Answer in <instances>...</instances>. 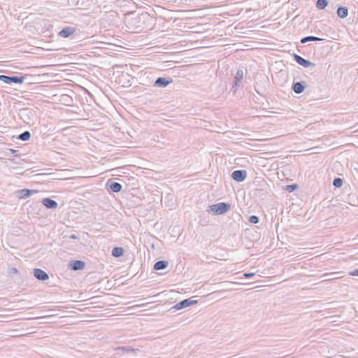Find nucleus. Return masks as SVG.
<instances>
[{
    "mask_svg": "<svg viewBox=\"0 0 358 358\" xmlns=\"http://www.w3.org/2000/svg\"><path fill=\"white\" fill-rule=\"evenodd\" d=\"M349 275L352 276H358V268L349 272Z\"/></svg>",
    "mask_w": 358,
    "mask_h": 358,
    "instance_id": "nucleus-25",
    "label": "nucleus"
},
{
    "mask_svg": "<svg viewBox=\"0 0 358 358\" xmlns=\"http://www.w3.org/2000/svg\"><path fill=\"white\" fill-rule=\"evenodd\" d=\"M172 78H165L163 77H159L155 82L154 86L157 87H166L170 83H172Z\"/></svg>",
    "mask_w": 358,
    "mask_h": 358,
    "instance_id": "nucleus-8",
    "label": "nucleus"
},
{
    "mask_svg": "<svg viewBox=\"0 0 358 358\" xmlns=\"http://www.w3.org/2000/svg\"><path fill=\"white\" fill-rule=\"evenodd\" d=\"M11 150V152L14 153L15 152H16V150Z\"/></svg>",
    "mask_w": 358,
    "mask_h": 358,
    "instance_id": "nucleus-29",
    "label": "nucleus"
},
{
    "mask_svg": "<svg viewBox=\"0 0 358 358\" xmlns=\"http://www.w3.org/2000/svg\"><path fill=\"white\" fill-rule=\"evenodd\" d=\"M85 263L81 260H73L69 262V268L73 271H80L85 268Z\"/></svg>",
    "mask_w": 358,
    "mask_h": 358,
    "instance_id": "nucleus-9",
    "label": "nucleus"
},
{
    "mask_svg": "<svg viewBox=\"0 0 358 358\" xmlns=\"http://www.w3.org/2000/svg\"><path fill=\"white\" fill-rule=\"evenodd\" d=\"M230 208L229 203L221 202L209 206L207 208V212L213 215H222L227 213Z\"/></svg>",
    "mask_w": 358,
    "mask_h": 358,
    "instance_id": "nucleus-1",
    "label": "nucleus"
},
{
    "mask_svg": "<svg viewBox=\"0 0 358 358\" xmlns=\"http://www.w3.org/2000/svg\"><path fill=\"white\" fill-rule=\"evenodd\" d=\"M248 220L252 224H257L259 222V218L257 215H251L249 217Z\"/></svg>",
    "mask_w": 358,
    "mask_h": 358,
    "instance_id": "nucleus-23",
    "label": "nucleus"
},
{
    "mask_svg": "<svg viewBox=\"0 0 358 358\" xmlns=\"http://www.w3.org/2000/svg\"><path fill=\"white\" fill-rule=\"evenodd\" d=\"M343 180L341 178H336L333 181V185L335 187H341L343 185Z\"/></svg>",
    "mask_w": 358,
    "mask_h": 358,
    "instance_id": "nucleus-22",
    "label": "nucleus"
},
{
    "mask_svg": "<svg viewBox=\"0 0 358 358\" xmlns=\"http://www.w3.org/2000/svg\"><path fill=\"white\" fill-rule=\"evenodd\" d=\"M17 269L16 268H12V273H17Z\"/></svg>",
    "mask_w": 358,
    "mask_h": 358,
    "instance_id": "nucleus-27",
    "label": "nucleus"
},
{
    "mask_svg": "<svg viewBox=\"0 0 358 358\" xmlns=\"http://www.w3.org/2000/svg\"><path fill=\"white\" fill-rule=\"evenodd\" d=\"M196 300H192L191 299H184L178 303H176L172 308L176 310H181L187 307H189L192 305L197 303Z\"/></svg>",
    "mask_w": 358,
    "mask_h": 358,
    "instance_id": "nucleus-3",
    "label": "nucleus"
},
{
    "mask_svg": "<svg viewBox=\"0 0 358 358\" xmlns=\"http://www.w3.org/2000/svg\"><path fill=\"white\" fill-rule=\"evenodd\" d=\"M255 275L254 273H244L243 276L246 278H252Z\"/></svg>",
    "mask_w": 358,
    "mask_h": 358,
    "instance_id": "nucleus-26",
    "label": "nucleus"
},
{
    "mask_svg": "<svg viewBox=\"0 0 358 358\" xmlns=\"http://www.w3.org/2000/svg\"><path fill=\"white\" fill-rule=\"evenodd\" d=\"M337 15L341 18H345L348 15V10L346 7L340 6L337 9Z\"/></svg>",
    "mask_w": 358,
    "mask_h": 358,
    "instance_id": "nucleus-17",
    "label": "nucleus"
},
{
    "mask_svg": "<svg viewBox=\"0 0 358 358\" xmlns=\"http://www.w3.org/2000/svg\"><path fill=\"white\" fill-rule=\"evenodd\" d=\"M71 238H73V239H75V238H76L77 237H76V235H74V234H73V235H71Z\"/></svg>",
    "mask_w": 358,
    "mask_h": 358,
    "instance_id": "nucleus-28",
    "label": "nucleus"
},
{
    "mask_svg": "<svg viewBox=\"0 0 358 358\" xmlns=\"http://www.w3.org/2000/svg\"><path fill=\"white\" fill-rule=\"evenodd\" d=\"M244 76V72L242 69H238L236 72V74L234 78V85L232 86L231 90L236 92L237 87H240L241 81Z\"/></svg>",
    "mask_w": 358,
    "mask_h": 358,
    "instance_id": "nucleus-4",
    "label": "nucleus"
},
{
    "mask_svg": "<svg viewBox=\"0 0 358 358\" xmlns=\"http://www.w3.org/2000/svg\"><path fill=\"white\" fill-rule=\"evenodd\" d=\"M42 203L47 208L49 209H55L58 206V203L56 201L50 199V198H45L42 200Z\"/></svg>",
    "mask_w": 358,
    "mask_h": 358,
    "instance_id": "nucleus-11",
    "label": "nucleus"
},
{
    "mask_svg": "<svg viewBox=\"0 0 358 358\" xmlns=\"http://www.w3.org/2000/svg\"><path fill=\"white\" fill-rule=\"evenodd\" d=\"M107 185L110 187V189L115 193L120 192L122 188L120 183L111 181L110 180L107 182Z\"/></svg>",
    "mask_w": 358,
    "mask_h": 358,
    "instance_id": "nucleus-14",
    "label": "nucleus"
},
{
    "mask_svg": "<svg viewBox=\"0 0 358 358\" xmlns=\"http://www.w3.org/2000/svg\"><path fill=\"white\" fill-rule=\"evenodd\" d=\"M297 187V185L296 184L287 185V190H288L289 192H293L296 188Z\"/></svg>",
    "mask_w": 358,
    "mask_h": 358,
    "instance_id": "nucleus-24",
    "label": "nucleus"
},
{
    "mask_svg": "<svg viewBox=\"0 0 358 358\" xmlns=\"http://www.w3.org/2000/svg\"><path fill=\"white\" fill-rule=\"evenodd\" d=\"M322 38L316 37V36H306V37L302 38L301 39V43H306L309 42V41H322Z\"/></svg>",
    "mask_w": 358,
    "mask_h": 358,
    "instance_id": "nucleus-19",
    "label": "nucleus"
},
{
    "mask_svg": "<svg viewBox=\"0 0 358 358\" xmlns=\"http://www.w3.org/2000/svg\"><path fill=\"white\" fill-rule=\"evenodd\" d=\"M305 87V82H296L293 83L292 89L296 94H301L303 92Z\"/></svg>",
    "mask_w": 358,
    "mask_h": 358,
    "instance_id": "nucleus-12",
    "label": "nucleus"
},
{
    "mask_svg": "<svg viewBox=\"0 0 358 358\" xmlns=\"http://www.w3.org/2000/svg\"><path fill=\"white\" fill-rule=\"evenodd\" d=\"M75 31L76 28L72 27H66L59 31V35L63 38H68L73 35Z\"/></svg>",
    "mask_w": 358,
    "mask_h": 358,
    "instance_id": "nucleus-10",
    "label": "nucleus"
},
{
    "mask_svg": "<svg viewBox=\"0 0 358 358\" xmlns=\"http://www.w3.org/2000/svg\"><path fill=\"white\" fill-rule=\"evenodd\" d=\"M294 61L297 64H299V65H301L305 68H308L310 66H315V64L310 62V61H308L307 59H305L304 58H303L302 57H301L299 55L294 54Z\"/></svg>",
    "mask_w": 358,
    "mask_h": 358,
    "instance_id": "nucleus-6",
    "label": "nucleus"
},
{
    "mask_svg": "<svg viewBox=\"0 0 358 358\" xmlns=\"http://www.w3.org/2000/svg\"><path fill=\"white\" fill-rule=\"evenodd\" d=\"M247 177L246 170H236L232 172L231 178L236 182H243Z\"/></svg>",
    "mask_w": 358,
    "mask_h": 358,
    "instance_id": "nucleus-5",
    "label": "nucleus"
},
{
    "mask_svg": "<svg viewBox=\"0 0 358 358\" xmlns=\"http://www.w3.org/2000/svg\"><path fill=\"white\" fill-rule=\"evenodd\" d=\"M30 138H31V134L28 131H25L24 132L20 134V136H18V138L23 141H28L30 139Z\"/></svg>",
    "mask_w": 358,
    "mask_h": 358,
    "instance_id": "nucleus-21",
    "label": "nucleus"
},
{
    "mask_svg": "<svg viewBox=\"0 0 358 358\" xmlns=\"http://www.w3.org/2000/svg\"><path fill=\"white\" fill-rule=\"evenodd\" d=\"M169 262L164 260L157 262L154 265V269L156 271L163 270L167 268Z\"/></svg>",
    "mask_w": 358,
    "mask_h": 358,
    "instance_id": "nucleus-16",
    "label": "nucleus"
},
{
    "mask_svg": "<svg viewBox=\"0 0 358 358\" xmlns=\"http://www.w3.org/2000/svg\"><path fill=\"white\" fill-rule=\"evenodd\" d=\"M124 254V250L121 247H115L112 250V255L115 257H120Z\"/></svg>",
    "mask_w": 358,
    "mask_h": 358,
    "instance_id": "nucleus-18",
    "label": "nucleus"
},
{
    "mask_svg": "<svg viewBox=\"0 0 358 358\" xmlns=\"http://www.w3.org/2000/svg\"><path fill=\"white\" fill-rule=\"evenodd\" d=\"M34 275L36 279L41 281H45L49 279L48 274L41 268H34Z\"/></svg>",
    "mask_w": 358,
    "mask_h": 358,
    "instance_id": "nucleus-7",
    "label": "nucleus"
},
{
    "mask_svg": "<svg viewBox=\"0 0 358 358\" xmlns=\"http://www.w3.org/2000/svg\"><path fill=\"white\" fill-rule=\"evenodd\" d=\"M115 350L116 351L117 355H122L125 352H134L136 350L131 346H122L115 348Z\"/></svg>",
    "mask_w": 358,
    "mask_h": 358,
    "instance_id": "nucleus-15",
    "label": "nucleus"
},
{
    "mask_svg": "<svg viewBox=\"0 0 358 358\" xmlns=\"http://www.w3.org/2000/svg\"><path fill=\"white\" fill-rule=\"evenodd\" d=\"M328 1L327 0H317L316 3V7L319 10H322L327 7Z\"/></svg>",
    "mask_w": 358,
    "mask_h": 358,
    "instance_id": "nucleus-20",
    "label": "nucleus"
},
{
    "mask_svg": "<svg viewBox=\"0 0 358 358\" xmlns=\"http://www.w3.org/2000/svg\"><path fill=\"white\" fill-rule=\"evenodd\" d=\"M0 80L6 84L22 83L24 80V78L23 76L1 75Z\"/></svg>",
    "mask_w": 358,
    "mask_h": 358,
    "instance_id": "nucleus-2",
    "label": "nucleus"
},
{
    "mask_svg": "<svg viewBox=\"0 0 358 358\" xmlns=\"http://www.w3.org/2000/svg\"><path fill=\"white\" fill-rule=\"evenodd\" d=\"M38 193L37 190L34 189H22L19 190L18 196L20 199H26L31 195Z\"/></svg>",
    "mask_w": 358,
    "mask_h": 358,
    "instance_id": "nucleus-13",
    "label": "nucleus"
}]
</instances>
